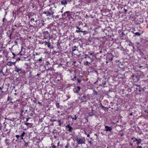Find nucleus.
Here are the masks:
<instances>
[{"label":"nucleus","instance_id":"nucleus-20","mask_svg":"<svg viewBox=\"0 0 148 148\" xmlns=\"http://www.w3.org/2000/svg\"><path fill=\"white\" fill-rule=\"evenodd\" d=\"M71 119H72V120L74 122L75 120H76L77 119V116H76V115H75L74 116H71Z\"/></svg>","mask_w":148,"mask_h":148},{"label":"nucleus","instance_id":"nucleus-59","mask_svg":"<svg viewBox=\"0 0 148 148\" xmlns=\"http://www.w3.org/2000/svg\"><path fill=\"white\" fill-rule=\"evenodd\" d=\"M18 94V93H17L16 92V93H14V95H15V96L16 95H17Z\"/></svg>","mask_w":148,"mask_h":148},{"label":"nucleus","instance_id":"nucleus-11","mask_svg":"<svg viewBox=\"0 0 148 148\" xmlns=\"http://www.w3.org/2000/svg\"><path fill=\"white\" fill-rule=\"evenodd\" d=\"M114 57V56H113L112 54H109V56H108L107 59L109 60L112 61Z\"/></svg>","mask_w":148,"mask_h":148},{"label":"nucleus","instance_id":"nucleus-46","mask_svg":"<svg viewBox=\"0 0 148 148\" xmlns=\"http://www.w3.org/2000/svg\"><path fill=\"white\" fill-rule=\"evenodd\" d=\"M63 8H63H63H62V9L60 11V12H58V13H60V12H61V13H63Z\"/></svg>","mask_w":148,"mask_h":148},{"label":"nucleus","instance_id":"nucleus-6","mask_svg":"<svg viewBox=\"0 0 148 148\" xmlns=\"http://www.w3.org/2000/svg\"><path fill=\"white\" fill-rule=\"evenodd\" d=\"M131 78L133 81L135 82L139 80L140 77L139 76L133 75L131 76Z\"/></svg>","mask_w":148,"mask_h":148},{"label":"nucleus","instance_id":"nucleus-58","mask_svg":"<svg viewBox=\"0 0 148 148\" xmlns=\"http://www.w3.org/2000/svg\"><path fill=\"white\" fill-rule=\"evenodd\" d=\"M65 148H68V145L67 144V145H66V146H65Z\"/></svg>","mask_w":148,"mask_h":148},{"label":"nucleus","instance_id":"nucleus-8","mask_svg":"<svg viewBox=\"0 0 148 148\" xmlns=\"http://www.w3.org/2000/svg\"><path fill=\"white\" fill-rule=\"evenodd\" d=\"M65 128L66 130L69 132H72L73 130V128L71 127L69 125H67L65 127Z\"/></svg>","mask_w":148,"mask_h":148},{"label":"nucleus","instance_id":"nucleus-55","mask_svg":"<svg viewBox=\"0 0 148 148\" xmlns=\"http://www.w3.org/2000/svg\"><path fill=\"white\" fill-rule=\"evenodd\" d=\"M29 119V118H26V121H26V122H27V121H28Z\"/></svg>","mask_w":148,"mask_h":148},{"label":"nucleus","instance_id":"nucleus-22","mask_svg":"<svg viewBox=\"0 0 148 148\" xmlns=\"http://www.w3.org/2000/svg\"><path fill=\"white\" fill-rule=\"evenodd\" d=\"M25 134V132L23 131L22 132V133L21 135L20 136L21 137L20 140H23V137H24V135Z\"/></svg>","mask_w":148,"mask_h":148},{"label":"nucleus","instance_id":"nucleus-63","mask_svg":"<svg viewBox=\"0 0 148 148\" xmlns=\"http://www.w3.org/2000/svg\"><path fill=\"white\" fill-rule=\"evenodd\" d=\"M82 102H87V101L86 100H85V101H82Z\"/></svg>","mask_w":148,"mask_h":148},{"label":"nucleus","instance_id":"nucleus-29","mask_svg":"<svg viewBox=\"0 0 148 148\" xmlns=\"http://www.w3.org/2000/svg\"><path fill=\"white\" fill-rule=\"evenodd\" d=\"M141 89L143 90V89L141 88L140 86H139V87H138L136 88V90L138 91L139 92H140L141 91Z\"/></svg>","mask_w":148,"mask_h":148},{"label":"nucleus","instance_id":"nucleus-3","mask_svg":"<svg viewBox=\"0 0 148 148\" xmlns=\"http://www.w3.org/2000/svg\"><path fill=\"white\" fill-rule=\"evenodd\" d=\"M42 34L44 37V39H47L49 38V40L51 39L49 32L48 31H45L43 32Z\"/></svg>","mask_w":148,"mask_h":148},{"label":"nucleus","instance_id":"nucleus-44","mask_svg":"<svg viewBox=\"0 0 148 148\" xmlns=\"http://www.w3.org/2000/svg\"><path fill=\"white\" fill-rule=\"evenodd\" d=\"M3 50V47H1L0 48V52H1Z\"/></svg>","mask_w":148,"mask_h":148},{"label":"nucleus","instance_id":"nucleus-17","mask_svg":"<svg viewBox=\"0 0 148 148\" xmlns=\"http://www.w3.org/2000/svg\"><path fill=\"white\" fill-rule=\"evenodd\" d=\"M50 40H48V41L47 42V43H46V45H47V47L49 48V49H51L52 48V47L50 44Z\"/></svg>","mask_w":148,"mask_h":148},{"label":"nucleus","instance_id":"nucleus-36","mask_svg":"<svg viewBox=\"0 0 148 148\" xmlns=\"http://www.w3.org/2000/svg\"><path fill=\"white\" fill-rule=\"evenodd\" d=\"M16 141L18 140L19 138L21 137L19 135H16Z\"/></svg>","mask_w":148,"mask_h":148},{"label":"nucleus","instance_id":"nucleus-42","mask_svg":"<svg viewBox=\"0 0 148 148\" xmlns=\"http://www.w3.org/2000/svg\"><path fill=\"white\" fill-rule=\"evenodd\" d=\"M47 41H44V42H42V43H41V44H45V45H46V43H47Z\"/></svg>","mask_w":148,"mask_h":148},{"label":"nucleus","instance_id":"nucleus-48","mask_svg":"<svg viewBox=\"0 0 148 148\" xmlns=\"http://www.w3.org/2000/svg\"><path fill=\"white\" fill-rule=\"evenodd\" d=\"M66 97H67V99H66V100L69 99L70 98V96L69 95H66Z\"/></svg>","mask_w":148,"mask_h":148},{"label":"nucleus","instance_id":"nucleus-45","mask_svg":"<svg viewBox=\"0 0 148 148\" xmlns=\"http://www.w3.org/2000/svg\"><path fill=\"white\" fill-rule=\"evenodd\" d=\"M42 57H40V58L39 59H38L37 60H36V61H42Z\"/></svg>","mask_w":148,"mask_h":148},{"label":"nucleus","instance_id":"nucleus-23","mask_svg":"<svg viewBox=\"0 0 148 148\" xmlns=\"http://www.w3.org/2000/svg\"><path fill=\"white\" fill-rule=\"evenodd\" d=\"M16 61H19L20 60H23V58L22 57H21V56H19L18 57V56H16Z\"/></svg>","mask_w":148,"mask_h":148},{"label":"nucleus","instance_id":"nucleus-50","mask_svg":"<svg viewBox=\"0 0 148 148\" xmlns=\"http://www.w3.org/2000/svg\"><path fill=\"white\" fill-rule=\"evenodd\" d=\"M76 63L75 61H73V65H74L75 66H76L75 64Z\"/></svg>","mask_w":148,"mask_h":148},{"label":"nucleus","instance_id":"nucleus-10","mask_svg":"<svg viewBox=\"0 0 148 148\" xmlns=\"http://www.w3.org/2000/svg\"><path fill=\"white\" fill-rule=\"evenodd\" d=\"M81 89L79 86H77L73 90L74 92L75 93H78Z\"/></svg>","mask_w":148,"mask_h":148},{"label":"nucleus","instance_id":"nucleus-47","mask_svg":"<svg viewBox=\"0 0 148 148\" xmlns=\"http://www.w3.org/2000/svg\"><path fill=\"white\" fill-rule=\"evenodd\" d=\"M25 143L24 144V145L25 146L27 147L28 145V143H26L25 142Z\"/></svg>","mask_w":148,"mask_h":148},{"label":"nucleus","instance_id":"nucleus-43","mask_svg":"<svg viewBox=\"0 0 148 148\" xmlns=\"http://www.w3.org/2000/svg\"><path fill=\"white\" fill-rule=\"evenodd\" d=\"M82 98V99H86V96L85 95H83Z\"/></svg>","mask_w":148,"mask_h":148},{"label":"nucleus","instance_id":"nucleus-1","mask_svg":"<svg viewBox=\"0 0 148 148\" xmlns=\"http://www.w3.org/2000/svg\"><path fill=\"white\" fill-rule=\"evenodd\" d=\"M14 71L17 73L20 76L24 75L25 74V71L24 69L18 66L15 65L14 68Z\"/></svg>","mask_w":148,"mask_h":148},{"label":"nucleus","instance_id":"nucleus-7","mask_svg":"<svg viewBox=\"0 0 148 148\" xmlns=\"http://www.w3.org/2000/svg\"><path fill=\"white\" fill-rule=\"evenodd\" d=\"M71 16L70 12L69 11H66L62 15V16L63 17H67Z\"/></svg>","mask_w":148,"mask_h":148},{"label":"nucleus","instance_id":"nucleus-15","mask_svg":"<svg viewBox=\"0 0 148 148\" xmlns=\"http://www.w3.org/2000/svg\"><path fill=\"white\" fill-rule=\"evenodd\" d=\"M95 115V113L94 112V110L92 108L91 109V112H90L88 114V117L91 116H92Z\"/></svg>","mask_w":148,"mask_h":148},{"label":"nucleus","instance_id":"nucleus-31","mask_svg":"<svg viewBox=\"0 0 148 148\" xmlns=\"http://www.w3.org/2000/svg\"><path fill=\"white\" fill-rule=\"evenodd\" d=\"M30 21L32 23L33 22H36L37 21V20L35 21L34 19V18H32L30 19Z\"/></svg>","mask_w":148,"mask_h":148},{"label":"nucleus","instance_id":"nucleus-40","mask_svg":"<svg viewBox=\"0 0 148 148\" xmlns=\"http://www.w3.org/2000/svg\"><path fill=\"white\" fill-rule=\"evenodd\" d=\"M82 33H83V34H86L87 33V32L86 31V30H85V31H83V30H82Z\"/></svg>","mask_w":148,"mask_h":148},{"label":"nucleus","instance_id":"nucleus-35","mask_svg":"<svg viewBox=\"0 0 148 148\" xmlns=\"http://www.w3.org/2000/svg\"><path fill=\"white\" fill-rule=\"evenodd\" d=\"M97 92L96 91L94 90L93 92L92 93V95L93 96L96 95H97Z\"/></svg>","mask_w":148,"mask_h":148},{"label":"nucleus","instance_id":"nucleus-4","mask_svg":"<svg viewBox=\"0 0 148 148\" xmlns=\"http://www.w3.org/2000/svg\"><path fill=\"white\" fill-rule=\"evenodd\" d=\"M48 12V15H49V16H51L53 15L56 12V11L53 8L51 7L49 8Z\"/></svg>","mask_w":148,"mask_h":148},{"label":"nucleus","instance_id":"nucleus-33","mask_svg":"<svg viewBox=\"0 0 148 148\" xmlns=\"http://www.w3.org/2000/svg\"><path fill=\"white\" fill-rule=\"evenodd\" d=\"M134 34H135V35L134 36H140L141 35L140 33L139 32H136Z\"/></svg>","mask_w":148,"mask_h":148},{"label":"nucleus","instance_id":"nucleus-13","mask_svg":"<svg viewBox=\"0 0 148 148\" xmlns=\"http://www.w3.org/2000/svg\"><path fill=\"white\" fill-rule=\"evenodd\" d=\"M4 141L5 144L6 146H8L10 145V143L9 139H5Z\"/></svg>","mask_w":148,"mask_h":148},{"label":"nucleus","instance_id":"nucleus-32","mask_svg":"<svg viewBox=\"0 0 148 148\" xmlns=\"http://www.w3.org/2000/svg\"><path fill=\"white\" fill-rule=\"evenodd\" d=\"M131 139L133 140V141L134 142H135L136 141H137L138 140L137 138H135L134 137L132 138H131Z\"/></svg>","mask_w":148,"mask_h":148},{"label":"nucleus","instance_id":"nucleus-27","mask_svg":"<svg viewBox=\"0 0 148 148\" xmlns=\"http://www.w3.org/2000/svg\"><path fill=\"white\" fill-rule=\"evenodd\" d=\"M142 141V140L141 139H138V140L137 141V144L138 145H139L141 143Z\"/></svg>","mask_w":148,"mask_h":148},{"label":"nucleus","instance_id":"nucleus-5","mask_svg":"<svg viewBox=\"0 0 148 148\" xmlns=\"http://www.w3.org/2000/svg\"><path fill=\"white\" fill-rule=\"evenodd\" d=\"M9 56V57L10 58L14 59L16 58V57L17 56V54H15L13 52L11 51L8 53V56Z\"/></svg>","mask_w":148,"mask_h":148},{"label":"nucleus","instance_id":"nucleus-56","mask_svg":"<svg viewBox=\"0 0 148 148\" xmlns=\"http://www.w3.org/2000/svg\"><path fill=\"white\" fill-rule=\"evenodd\" d=\"M135 86H137L138 87H139V86H140V85H138V84H135Z\"/></svg>","mask_w":148,"mask_h":148},{"label":"nucleus","instance_id":"nucleus-37","mask_svg":"<svg viewBox=\"0 0 148 148\" xmlns=\"http://www.w3.org/2000/svg\"><path fill=\"white\" fill-rule=\"evenodd\" d=\"M24 112V111L23 110H21V114L20 116L21 117H22L23 116V113Z\"/></svg>","mask_w":148,"mask_h":148},{"label":"nucleus","instance_id":"nucleus-52","mask_svg":"<svg viewBox=\"0 0 148 148\" xmlns=\"http://www.w3.org/2000/svg\"><path fill=\"white\" fill-rule=\"evenodd\" d=\"M52 148H56V146L54 145L52 146Z\"/></svg>","mask_w":148,"mask_h":148},{"label":"nucleus","instance_id":"nucleus-61","mask_svg":"<svg viewBox=\"0 0 148 148\" xmlns=\"http://www.w3.org/2000/svg\"><path fill=\"white\" fill-rule=\"evenodd\" d=\"M5 20H6V19H5V18L4 17L3 19V22H4L5 21Z\"/></svg>","mask_w":148,"mask_h":148},{"label":"nucleus","instance_id":"nucleus-25","mask_svg":"<svg viewBox=\"0 0 148 148\" xmlns=\"http://www.w3.org/2000/svg\"><path fill=\"white\" fill-rule=\"evenodd\" d=\"M86 58V60H87L88 61H92V59L90 58V57L88 56L87 57L85 56L84 58Z\"/></svg>","mask_w":148,"mask_h":148},{"label":"nucleus","instance_id":"nucleus-53","mask_svg":"<svg viewBox=\"0 0 148 148\" xmlns=\"http://www.w3.org/2000/svg\"><path fill=\"white\" fill-rule=\"evenodd\" d=\"M137 148H142V147L141 146H138L137 147Z\"/></svg>","mask_w":148,"mask_h":148},{"label":"nucleus","instance_id":"nucleus-57","mask_svg":"<svg viewBox=\"0 0 148 148\" xmlns=\"http://www.w3.org/2000/svg\"><path fill=\"white\" fill-rule=\"evenodd\" d=\"M60 79H57V81H59L60 80V79H62L61 76H60Z\"/></svg>","mask_w":148,"mask_h":148},{"label":"nucleus","instance_id":"nucleus-51","mask_svg":"<svg viewBox=\"0 0 148 148\" xmlns=\"http://www.w3.org/2000/svg\"><path fill=\"white\" fill-rule=\"evenodd\" d=\"M38 103L40 105V106H41L42 104V103L41 102H40L39 101H38Z\"/></svg>","mask_w":148,"mask_h":148},{"label":"nucleus","instance_id":"nucleus-49","mask_svg":"<svg viewBox=\"0 0 148 148\" xmlns=\"http://www.w3.org/2000/svg\"><path fill=\"white\" fill-rule=\"evenodd\" d=\"M124 10L125 12V14H126V12L127 11V9H125V8H124Z\"/></svg>","mask_w":148,"mask_h":148},{"label":"nucleus","instance_id":"nucleus-60","mask_svg":"<svg viewBox=\"0 0 148 148\" xmlns=\"http://www.w3.org/2000/svg\"><path fill=\"white\" fill-rule=\"evenodd\" d=\"M10 97H9V96H8V99H7L8 100H10Z\"/></svg>","mask_w":148,"mask_h":148},{"label":"nucleus","instance_id":"nucleus-26","mask_svg":"<svg viewBox=\"0 0 148 148\" xmlns=\"http://www.w3.org/2000/svg\"><path fill=\"white\" fill-rule=\"evenodd\" d=\"M84 64L86 66L88 65L89 66L90 64V63L88 62V61H86L85 62H84Z\"/></svg>","mask_w":148,"mask_h":148},{"label":"nucleus","instance_id":"nucleus-19","mask_svg":"<svg viewBox=\"0 0 148 148\" xmlns=\"http://www.w3.org/2000/svg\"><path fill=\"white\" fill-rule=\"evenodd\" d=\"M76 27L77 29H78V30H76V31H75L76 32H77V33L82 32V29H81L78 26H76Z\"/></svg>","mask_w":148,"mask_h":148},{"label":"nucleus","instance_id":"nucleus-41","mask_svg":"<svg viewBox=\"0 0 148 148\" xmlns=\"http://www.w3.org/2000/svg\"><path fill=\"white\" fill-rule=\"evenodd\" d=\"M50 121H51V122H54V121H57V120H56L54 119H50Z\"/></svg>","mask_w":148,"mask_h":148},{"label":"nucleus","instance_id":"nucleus-54","mask_svg":"<svg viewBox=\"0 0 148 148\" xmlns=\"http://www.w3.org/2000/svg\"><path fill=\"white\" fill-rule=\"evenodd\" d=\"M12 35V33H11L10 35V36H9V38L10 39H11V36Z\"/></svg>","mask_w":148,"mask_h":148},{"label":"nucleus","instance_id":"nucleus-34","mask_svg":"<svg viewBox=\"0 0 148 148\" xmlns=\"http://www.w3.org/2000/svg\"><path fill=\"white\" fill-rule=\"evenodd\" d=\"M57 121H58V123H57L58 125V126H60L61 124V120H59Z\"/></svg>","mask_w":148,"mask_h":148},{"label":"nucleus","instance_id":"nucleus-28","mask_svg":"<svg viewBox=\"0 0 148 148\" xmlns=\"http://www.w3.org/2000/svg\"><path fill=\"white\" fill-rule=\"evenodd\" d=\"M25 125H26L27 126H28L29 125H30L29 126V127H32V124L28 123H24Z\"/></svg>","mask_w":148,"mask_h":148},{"label":"nucleus","instance_id":"nucleus-62","mask_svg":"<svg viewBox=\"0 0 148 148\" xmlns=\"http://www.w3.org/2000/svg\"><path fill=\"white\" fill-rule=\"evenodd\" d=\"M129 45L130 46H132V44H129Z\"/></svg>","mask_w":148,"mask_h":148},{"label":"nucleus","instance_id":"nucleus-12","mask_svg":"<svg viewBox=\"0 0 148 148\" xmlns=\"http://www.w3.org/2000/svg\"><path fill=\"white\" fill-rule=\"evenodd\" d=\"M100 107L102 109H103L105 111L108 110V108L107 107H105L103 106L101 103L99 105Z\"/></svg>","mask_w":148,"mask_h":148},{"label":"nucleus","instance_id":"nucleus-30","mask_svg":"<svg viewBox=\"0 0 148 148\" xmlns=\"http://www.w3.org/2000/svg\"><path fill=\"white\" fill-rule=\"evenodd\" d=\"M48 11L47 12L44 11L43 12V13L42 14H45L46 15V16H48L49 15H48Z\"/></svg>","mask_w":148,"mask_h":148},{"label":"nucleus","instance_id":"nucleus-24","mask_svg":"<svg viewBox=\"0 0 148 148\" xmlns=\"http://www.w3.org/2000/svg\"><path fill=\"white\" fill-rule=\"evenodd\" d=\"M17 56H21V57H22L23 58V60L24 59H25V58L23 56L24 55V54H22L21 53V52H20L18 53L17 54Z\"/></svg>","mask_w":148,"mask_h":148},{"label":"nucleus","instance_id":"nucleus-14","mask_svg":"<svg viewBox=\"0 0 148 148\" xmlns=\"http://www.w3.org/2000/svg\"><path fill=\"white\" fill-rule=\"evenodd\" d=\"M72 79L73 81H75V80H77V82L79 83H80L81 82V80L80 79L77 78V77L76 75H74V77H73V78Z\"/></svg>","mask_w":148,"mask_h":148},{"label":"nucleus","instance_id":"nucleus-2","mask_svg":"<svg viewBox=\"0 0 148 148\" xmlns=\"http://www.w3.org/2000/svg\"><path fill=\"white\" fill-rule=\"evenodd\" d=\"M75 139L77 142L78 145L85 144V139L84 138H78L77 137Z\"/></svg>","mask_w":148,"mask_h":148},{"label":"nucleus","instance_id":"nucleus-16","mask_svg":"<svg viewBox=\"0 0 148 148\" xmlns=\"http://www.w3.org/2000/svg\"><path fill=\"white\" fill-rule=\"evenodd\" d=\"M15 62H7V65L9 66H12V65H15Z\"/></svg>","mask_w":148,"mask_h":148},{"label":"nucleus","instance_id":"nucleus-38","mask_svg":"<svg viewBox=\"0 0 148 148\" xmlns=\"http://www.w3.org/2000/svg\"><path fill=\"white\" fill-rule=\"evenodd\" d=\"M3 68H2V69L0 70V73L1 74H2L3 75H4V73L3 71Z\"/></svg>","mask_w":148,"mask_h":148},{"label":"nucleus","instance_id":"nucleus-64","mask_svg":"<svg viewBox=\"0 0 148 148\" xmlns=\"http://www.w3.org/2000/svg\"><path fill=\"white\" fill-rule=\"evenodd\" d=\"M132 115H133L132 113H132H131L129 115L132 116Z\"/></svg>","mask_w":148,"mask_h":148},{"label":"nucleus","instance_id":"nucleus-9","mask_svg":"<svg viewBox=\"0 0 148 148\" xmlns=\"http://www.w3.org/2000/svg\"><path fill=\"white\" fill-rule=\"evenodd\" d=\"M105 130L106 132L109 131L111 132L112 130V127L108 126H105Z\"/></svg>","mask_w":148,"mask_h":148},{"label":"nucleus","instance_id":"nucleus-18","mask_svg":"<svg viewBox=\"0 0 148 148\" xmlns=\"http://www.w3.org/2000/svg\"><path fill=\"white\" fill-rule=\"evenodd\" d=\"M61 3L62 4L65 5L67 4L66 0H62L61 1Z\"/></svg>","mask_w":148,"mask_h":148},{"label":"nucleus","instance_id":"nucleus-39","mask_svg":"<svg viewBox=\"0 0 148 148\" xmlns=\"http://www.w3.org/2000/svg\"><path fill=\"white\" fill-rule=\"evenodd\" d=\"M56 107H57V108H59L60 105H59V103H58V102L56 103Z\"/></svg>","mask_w":148,"mask_h":148},{"label":"nucleus","instance_id":"nucleus-21","mask_svg":"<svg viewBox=\"0 0 148 148\" xmlns=\"http://www.w3.org/2000/svg\"><path fill=\"white\" fill-rule=\"evenodd\" d=\"M78 47H76V46H74L72 48V51L74 53V52L76 51H78Z\"/></svg>","mask_w":148,"mask_h":148}]
</instances>
